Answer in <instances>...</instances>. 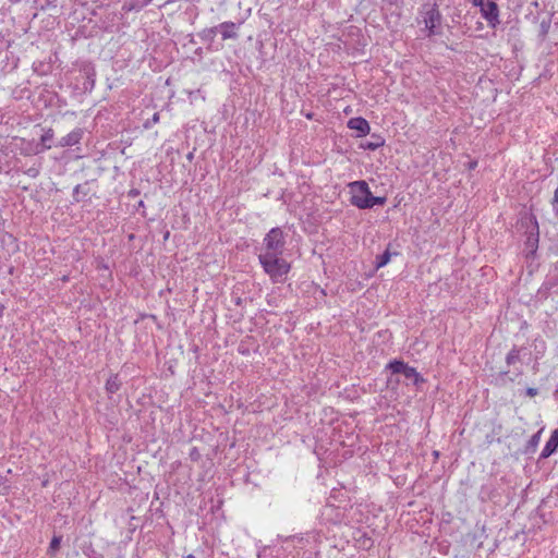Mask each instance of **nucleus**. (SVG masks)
<instances>
[{
    "label": "nucleus",
    "mask_w": 558,
    "mask_h": 558,
    "mask_svg": "<svg viewBox=\"0 0 558 558\" xmlns=\"http://www.w3.org/2000/svg\"><path fill=\"white\" fill-rule=\"evenodd\" d=\"M259 263L274 282H282L290 270V264L275 253L260 254Z\"/></svg>",
    "instance_id": "f257e3e1"
},
{
    "label": "nucleus",
    "mask_w": 558,
    "mask_h": 558,
    "mask_svg": "<svg viewBox=\"0 0 558 558\" xmlns=\"http://www.w3.org/2000/svg\"><path fill=\"white\" fill-rule=\"evenodd\" d=\"M520 228L525 230L526 241L525 247L527 250L526 256H533L538 247L539 241V227L536 219V216L533 214H525L522 216L520 222Z\"/></svg>",
    "instance_id": "f03ea898"
},
{
    "label": "nucleus",
    "mask_w": 558,
    "mask_h": 558,
    "mask_svg": "<svg viewBox=\"0 0 558 558\" xmlns=\"http://www.w3.org/2000/svg\"><path fill=\"white\" fill-rule=\"evenodd\" d=\"M387 368L390 369L392 374H402L407 379L412 380L415 386H420V384L425 381L414 367L409 366L401 360L389 362Z\"/></svg>",
    "instance_id": "7ed1b4c3"
},
{
    "label": "nucleus",
    "mask_w": 558,
    "mask_h": 558,
    "mask_svg": "<svg viewBox=\"0 0 558 558\" xmlns=\"http://www.w3.org/2000/svg\"><path fill=\"white\" fill-rule=\"evenodd\" d=\"M266 245V253H275L281 255L284 248V236L283 231L280 228H272L264 239Z\"/></svg>",
    "instance_id": "20e7f679"
},
{
    "label": "nucleus",
    "mask_w": 558,
    "mask_h": 558,
    "mask_svg": "<svg viewBox=\"0 0 558 558\" xmlns=\"http://www.w3.org/2000/svg\"><path fill=\"white\" fill-rule=\"evenodd\" d=\"M424 22L426 29L428 31V37L435 35L436 28L441 24V14L438 10L437 3L434 4H425L424 7Z\"/></svg>",
    "instance_id": "39448f33"
},
{
    "label": "nucleus",
    "mask_w": 558,
    "mask_h": 558,
    "mask_svg": "<svg viewBox=\"0 0 558 558\" xmlns=\"http://www.w3.org/2000/svg\"><path fill=\"white\" fill-rule=\"evenodd\" d=\"M352 196L351 204L357 208H360V203L363 201H367L368 196H371V190L366 181H354L350 183Z\"/></svg>",
    "instance_id": "423d86ee"
},
{
    "label": "nucleus",
    "mask_w": 558,
    "mask_h": 558,
    "mask_svg": "<svg viewBox=\"0 0 558 558\" xmlns=\"http://www.w3.org/2000/svg\"><path fill=\"white\" fill-rule=\"evenodd\" d=\"M348 128L357 132V136H365L369 133L371 126L366 119L362 117L351 118L348 121Z\"/></svg>",
    "instance_id": "0eeeda50"
},
{
    "label": "nucleus",
    "mask_w": 558,
    "mask_h": 558,
    "mask_svg": "<svg viewBox=\"0 0 558 558\" xmlns=\"http://www.w3.org/2000/svg\"><path fill=\"white\" fill-rule=\"evenodd\" d=\"M481 12L483 14V17L493 26H495V23L498 22V5L494 1H488L484 8L481 9Z\"/></svg>",
    "instance_id": "6e6552de"
},
{
    "label": "nucleus",
    "mask_w": 558,
    "mask_h": 558,
    "mask_svg": "<svg viewBox=\"0 0 558 558\" xmlns=\"http://www.w3.org/2000/svg\"><path fill=\"white\" fill-rule=\"evenodd\" d=\"M240 24H235L234 22H223L218 26V31L221 33V37L223 40L227 39H236L238 38V28Z\"/></svg>",
    "instance_id": "1a4fd4ad"
},
{
    "label": "nucleus",
    "mask_w": 558,
    "mask_h": 558,
    "mask_svg": "<svg viewBox=\"0 0 558 558\" xmlns=\"http://www.w3.org/2000/svg\"><path fill=\"white\" fill-rule=\"evenodd\" d=\"M557 448H558V428H556L551 433L550 438L548 439L545 447L543 448L541 458H548L557 450Z\"/></svg>",
    "instance_id": "9d476101"
},
{
    "label": "nucleus",
    "mask_w": 558,
    "mask_h": 558,
    "mask_svg": "<svg viewBox=\"0 0 558 558\" xmlns=\"http://www.w3.org/2000/svg\"><path fill=\"white\" fill-rule=\"evenodd\" d=\"M82 135H83L82 130L75 129L74 131L70 132L66 136H63L60 140L59 145L61 147L74 146L80 143Z\"/></svg>",
    "instance_id": "9b49d317"
},
{
    "label": "nucleus",
    "mask_w": 558,
    "mask_h": 558,
    "mask_svg": "<svg viewBox=\"0 0 558 558\" xmlns=\"http://www.w3.org/2000/svg\"><path fill=\"white\" fill-rule=\"evenodd\" d=\"M385 140L378 135L373 133L369 140H366L360 144V147L367 150H376L377 148L384 146Z\"/></svg>",
    "instance_id": "f8f14e48"
},
{
    "label": "nucleus",
    "mask_w": 558,
    "mask_h": 558,
    "mask_svg": "<svg viewBox=\"0 0 558 558\" xmlns=\"http://www.w3.org/2000/svg\"><path fill=\"white\" fill-rule=\"evenodd\" d=\"M122 386V381L119 378L118 374H111L110 377L106 381V392L110 396L120 390Z\"/></svg>",
    "instance_id": "ddd939ff"
},
{
    "label": "nucleus",
    "mask_w": 558,
    "mask_h": 558,
    "mask_svg": "<svg viewBox=\"0 0 558 558\" xmlns=\"http://www.w3.org/2000/svg\"><path fill=\"white\" fill-rule=\"evenodd\" d=\"M387 198L381 196H374L371 193L367 201H363L360 203V209H371L374 206H383L386 204Z\"/></svg>",
    "instance_id": "4468645a"
},
{
    "label": "nucleus",
    "mask_w": 558,
    "mask_h": 558,
    "mask_svg": "<svg viewBox=\"0 0 558 558\" xmlns=\"http://www.w3.org/2000/svg\"><path fill=\"white\" fill-rule=\"evenodd\" d=\"M217 32H218V26H214V27L203 29L198 34V36L204 41L213 43L216 37Z\"/></svg>",
    "instance_id": "2eb2a0df"
},
{
    "label": "nucleus",
    "mask_w": 558,
    "mask_h": 558,
    "mask_svg": "<svg viewBox=\"0 0 558 558\" xmlns=\"http://www.w3.org/2000/svg\"><path fill=\"white\" fill-rule=\"evenodd\" d=\"M539 435H541V432H537L530 438V440L527 441V444L525 446V450H524L525 453H532L535 451V449L539 442Z\"/></svg>",
    "instance_id": "dca6fc26"
},
{
    "label": "nucleus",
    "mask_w": 558,
    "mask_h": 558,
    "mask_svg": "<svg viewBox=\"0 0 558 558\" xmlns=\"http://www.w3.org/2000/svg\"><path fill=\"white\" fill-rule=\"evenodd\" d=\"M520 361V350L517 347H513L506 356V363L508 366Z\"/></svg>",
    "instance_id": "f3484780"
},
{
    "label": "nucleus",
    "mask_w": 558,
    "mask_h": 558,
    "mask_svg": "<svg viewBox=\"0 0 558 558\" xmlns=\"http://www.w3.org/2000/svg\"><path fill=\"white\" fill-rule=\"evenodd\" d=\"M61 539H62V536H57L54 535L50 542V545H49V548H48V554L50 556H54L56 553L59 550L60 548V544H61Z\"/></svg>",
    "instance_id": "a211bd4d"
},
{
    "label": "nucleus",
    "mask_w": 558,
    "mask_h": 558,
    "mask_svg": "<svg viewBox=\"0 0 558 558\" xmlns=\"http://www.w3.org/2000/svg\"><path fill=\"white\" fill-rule=\"evenodd\" d=\"M390 257H391V254H390L389 250H386L383 254L377 256L376 267L380 268V267H384L385 265H387L390 260Z\"/></svg>",
    "instance_id": "6ab92c4d"
},
{
    "label": "nucleus",
    "mask_w": 558,
    "mask_h": 558,
    "mask_svg": "<svg viewBox=\"0 0 558 558\" xmlns=\"http://www.w3.org/2000/svg\"><path fill=\"white\" fill-rule=\"evenodd\" d=\"M52 137H53V133H52V130H50V129L41 135L40 144L43 145L44 148L51 147Z\"/></svg>",
    "instance_id": "aec40b11"
},
{
    "label": "nucleus",
    "mask_w": 558,
    "mask_h": 558,
    "mask_svg": "<svg viewBox=\"0 0 558 558\" xmlns=\"http://www.w3.org/2000/svg\"><path fill=\"white\" fill-rule=\"evenodd\" d=\"M87 184H77L74 190H73V197L76 202H80L81 198H80V194H83L84 196L87 195V191L84 190V187L86 186Z\"/></svg>",
    "instance_id": "412c9836"
},
{
    "label": "nucleus",
    "mask_w": 558,
    "mask_h": 558,
    "mask_svg": "<svg viewBox=\"0 0 558 558\" xmlns=\"http://www.w3.org/2000/svg\"><path fill=\"white\" fill-rule=\"evenodd\" d=\"M43 23H45L46 29H53L56 25H58V21L56 16H48L47 20H43Z\"/></svg>",
    "instance_id": "4be33fe9"
},
{
    "label": "nucleus",
    "mask_w": 558,
    "mask_h": 558,
    "mask_svg": "<svg viewBox=\"0 0 558 558\" xmlns=\"http://www.w3.org/2000/svg\"><path fill=\"white\" fill-rule=\"evenodd\" d=\"M551 206L555 215L558 217V187L556 189L554 193V197L551 199Z\"/></svg>",
    "instance_id": "5701e85b"
},
{
    "label": "nucleus",
    "mask_w": 558,
    "mask_h": 558,
    "mask_svg": "<svg viewBox=\"0 0 558 558\" xmlns=\"http://www.w3.org/2000/svg\"><path fill=\"white\" fill-rule=\"evenodd\" d=\"M160 116L158 112L154 113L150 120H147L145 123V128H149L151 124H156L159 122Z\"/></svg>",
    "instance_id": "b1692460"
},
{
    "label": "nucleus",
    "mask_w": 558,
    "mask_h": 558,
    "mask_svg": "<svg viewBox=\"0 0 558 558\" xmlns=\"http://www.w3.org/2000/svg\"><path fill=\"white\" fill-rule=\"evenodd\" d=\"M549 26H550V22H549V21H547V22H546V21H543V22L541 23V29H542L543 35H546V34H547V32H548V29H549Z\"/></svg>",
    "instance_id": "393cba45"
},
{
    "label": "nucleus",
    "mask_w": 558,
    "mask_h": 558,
    "mask_svg": "<svg viewBox=\"0 0 558 558\" xmlns=\"http://www.w3.org/2000/svg\"><path fill=\"white\" fill-rule=\"evenodd\" d=\"M525 393L529 397H535V396H537L538 390H537V388L529 387V388H526Z\"/></svg>",
    "instance_id": "a878e982"
},
{
    "label": "nucleus",
    "mask_w": 558,
    "mask_h": 558,
    "mask_svg": "<svg viewBox=\"0 0 558 558\" xmlns=\"http://www.w3.org/2000/svg\"><path fill=\"white\" fill-rule=\"evenodd\" d=\"M56 96L54 95H49L48 98H45L44 96H40L39 99L37 101H44L45 106H47V104L51 102L52 99L54 98Z\"/></svg>",
    "instance_id": "bb28decb"
},
{
    "label": "nucleus",
    "mask_w": 558,
    "mask_h": 558,
    "mask_svg": "<svg viewBox=\"0 0 558 558\" xmlns=\"http://www.w3.org/2000/svg\"><path fill=\"white\" fill-rule=\"evenodd\" d=\"M489 0H473V4L475 7H480L481 9L484 8V5L488 2Z\"/></svg>",
    "instance_id": "cd10ccee"
},
{
    "label": "nucleus",
    "mask_w": 558,
    "mask_h": 558,
    "mask_svg": "<svg viewBox=\"0 0 558 558\" xmlns=\"http://www.w3.org/2000/svg\"><path fill=\"white\" fill-rule=\"evenodd\" d=\"M94 76H95V73H94V72H93V73H88V75H87V78H88V81H89V83H90V88H93V86H94V84H95Z\"/></svg>",
    "instance_id": "c85d7f7f"
},
{
    "label": "nucleus",
    "mask_w": 558,
    "mask_h": 558,
    "mask_svg": "<svg viewBox=\"0 0 558 558\" xmlns=\"http://www.w3.org/2000/svg\"><path fill=\"white\" fill-rule=\"evenodd\" d=\"M137 195H140V191H138V190H136V189H132V190L129 192V196H130V197H135V196H137Z\"/></svg>",
    "instance_id": "c756f323"
},
{
    "label": "nucleus",
    "mask_w": 558,
    "mask_h": 558,
    "mask_svg": "<svg viewBox=\"0 0 558 558\" xmlns=\"http://www.w3.org/2000/svg\"><path fill=\"white\" fill-rule=\"evenodd\" d=\"M477 166V161H470L469 162V169H474Z\"/></svg>",
    "instance_id": "7c9ffc66"
},
{
    "label": "nucleus",
    "mask_w": 558,
    "mask_h": 558,
    "mask_svg": "<svg viewBox=\"0 0 558 558\" xmlns=\"http://www.w3.org/2000/svg\"><path fill=\"white\" fill-rule=\"evenodd\" d=\"M234 302H235V304H236L238 306H241V305H242V303H243V300H242L240 296H238V298H235Z\"/></svg>",
    "instance_id": "2f4dec72"
},
{
    "label": "nucleus",
    "mask_w": 558,
    "mask_h": 558,
    "mask_svg": "<svg viewBox=\"0 0 558 558\" xmlns=\"http://www.w3.org/2000/svg\"><path fill=\"white\" fill-rule=\"evenodd\" d=\"M4 308H5L4 305L0 304V317H2Z\"/></svg>",
    "instance_id": "473e14b6"
},
{
    "label": "nucleus",
    "mask_w": 558,
    "mask_h": 558,
    "mask_svg": "<svg viewBox=\"0 0 558 558\" xmlns=\"http://www.w3.org/2000/svg\"><path fill=\"white\" fill-rule=\"evenodd\" d=\"M150 1H151V0H143L141 5H142V7L147 5Z\"/></svg>",
    "instance_id": "72a5a7b5"
},
{
    "label": "nucleus",
    "mask_w": 558,
    "mask_h": 558,
    "mask_svg": "<svg viewBox=\"0 0 558 558\" xmlns=\"http://www.w3.org/2000/svg\"><path fill=\"white\" fill-rule=\"evenodd\" d=\"M519 374H520V373H517V374H514V376H513V377H509V380H510V381H513V380L515 379V377H518V376H519Z\"/></svg>",
    "instance_id": "f704fd0d"
},
{
    "label": "nucleus",
    "mask_w": 558,
    "mask_h": 558,
    "mask_svg": "<svg viewBox=\"0 0 558 558\" xmlns=\"http://www.w3.org/2000/svg\"><path fill=\"white\" fill-rule=\"evenodd\" d=\"M509 372L508 371H505V372H501L500 373V376H508Z\"/></svg>",
    "instance_id": "c9c22d12"
},
{
    "label": "nucleus",
    "mask_w": 558,
    "mask_h": 558,
    "mask_svg": "<svg viewBox=\"0 0 558 558\" xmlns=\"http://www.w3.org/2000/svg\"><path fill=\"white\" fill-rule=\"evenodd\" d=\"M138 206L143 207L144 206V202L140 201Z\"/></svg>",
    "instance_id": "e433bc0d"
},
{
    "label": "nucleus",
    "mask_w": 558,
    "mask_h": 558,
    "mask_svg": "<svg viewBox=\"0 0 558 558\" xmlns=\"http://www.w3.org/2000/svg\"><path fill=\"white\" fill-rule=\"evenodd\" d=\"M193 456H196L195 450H193V451L191 452V457H193Z\"/></svg>",
    "instance_id": "4c0bfd02"
},
{
    "label": "nucleus",
    "mask_w": 558,
    "mask_h": 558,
    "mask_svg": "<svg viewBox=\"0 0 558 558\" xmlns=\"http://www.w3.org/2000/svg\"><path fill=\"white\" fill-rule=\"evenodd\" d=\"M193 456H196L195 450H193V451L191 452V457H193Z\"/></svg>",
    "instance_id": "58836bf2"
}]
</instances>
